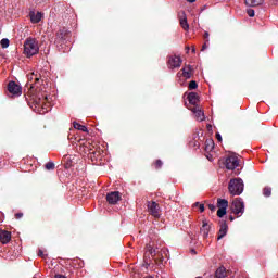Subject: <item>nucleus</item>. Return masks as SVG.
Wrapping results in <instances>:
<instances>
[{"mask_svg":"<svg viewBox=\"0 0 278 278\" xmlns=\"http://www.w3.org/2000/svg\"><path fill=\"white\" fill-rule=\"evenodd\" d=\"M197 88H199V85L197 84V81L191 80L189 83V90H197Z\"/></svg>","mask_w":278,"mask_h":278,"instance_id":"27","label":"nucleus"},{"mask_svg":"<svg viewBox=\"0 0 278 278\" xmlns=\"http://www.w3.org/2000/svg\"><path fill=\"white\" fill-rule=\"evenodd\" d=\"M200 231H201L203 238H207V236H210V224H207L206 220H203Z\"/></svg>","mask_w":278,"mask_h":278,"instance_id":"14","label":"nucleus"},{"mask_svg":"<svg viewBox=\"0 0 278 278\" xmlns=\"http://www.w3.org/2000/svg\"><path fill=\"white\" fill-rule=\"evenodd\" d=\"M215 277L216 278H226L227 277V269L225 267H219L215 271Z\"/></svg>","mask_w":278,"mask_h":278,"instance_id":"19","label":"nucleus"},{"mask_svg":"<svg viewBox=\"0 0 278 278\" xmlns=\"http://www.w3.org/2000/svg\"><path fill=\"white\" fill-rule=\"evenodd\" d=\"M169 68H179L181 66V58L174 55L168 60Z\"/></svg>","mask_w":278,"mask_h":278,"instance_id":"10","label":"nucleus"},{"mask_svg":"<svg viewBox=\"0 0 278 278\" xmlns=\"http://www.w3.org/2000/svg\"><path fill=\"white\" fill-rule=\"evenodd\" d=\"M231 210L237 216H242V214H244V202L242 201V199H235L232 201Z\"/></svg>","mask_w":278,"mask_h":278,"instance_id":"3","label":"nucleus"},{"mask_svg":"<svg viewBox=\"0 0 278 278\" xmlns=\"http://www.w3.org/2000/svg\"><path fill=\"white\" fill-rule=\"evenodd\" d=\"M192 253H197V251L192 250Z\"/></svg>","mask_w":278,"mask_h":278,"instance_id":"46","label":"nucleus"},{"mask_svg":"<svg viewBox=\"0 0 278 278\" xmlns=\"http://www.w3.org/2000/svg\"><path fill=\"white\" fill-rule=\"evenodd\" d=\"M38 51H40L38 40L31 37L27 38L24 42V53L26 58H33V55H37Z\"/></svg>","mask_w":278,"mask_h":278,"instance_id":"1","label":"nucleus"},{"mask_svg":"<svg viewBox=\"0 0 278 278\" xmlns=\"http://www.w3.org/2000/svg\"><path fill=\"white\" fill-rule=\"evenodd\" d=\"M8 91L10 92V94H13L14 97H21V94H23V89L15 81L9 83Z\"/></svg>","mask_w":278,"mask_h":278,"instance_id":"5","label":"nucleus"},{"mask_svg":"<svg viewBox=\"0 0 278 278\" xmlns=\"http://www.w3.org/2000/svg\"><path fill=\"white\" fill-rule=\"evenodd\" d=\"M229 218H230V220H233V216H230Z\"/></svg>","mask_w":278,"mask_h":278,"instance_id":"45","label":"nucleus"},{"mask_svg":"<svg viewBox=\"0 0 278 278\" xmlns=\"http://www.w3.org/2000/svg\"><path fill=\"white\" fill-rule=\"evenodd\" d=\"M192 53H197V48H192Z\"/></svg>","mask_w":278,"mask_h":278,"instance_id":"42","label":"nucleus"},{"mask_svg":"<svg viewBox=\"0 0 278 278\" xmlns=\"http://www.w3.org/2000/svg\"><path fill=\"white\" fill-rule=\"evenodd\" d=\"M213 150H214V141L213 140L206 141L205 151H213Z\"/></svg>","mask_w":278,"mask_h":278,"instance_id":"24","label":"nucleus"},{"mask_svg":"<svg viewBox=\"0 0 278 278\" xmlns=\"http://www.w3.org/2000/svg\"><path fill=\"white\" fill-rule=\"evenodd\" d=\"M30 21L31 23H39L42 21V13L40 12H37V13H34L31 12L30 13Z\"/></svg>","mask_w":278,"mask_h":278,"instance_id":"17","label":"nucleus"},{"mask_svg":"<svg viewBox=\"0 0 278 278\" xmlns=\"http://www.w3.org/2000/svg\"><path fill=\"white\" fill-rule=\"evenodd\" d=\"M225 214H227V208H218L217 210L218 218H223V216H225Z\"/></svg>","mask_w":278,"mask_h":278,"instance_id":"26","label":"nucleus"},{"mask_svg":"<svg viewBox=\"0 0 278 278\" xmlns=\"http://www.w3.org/2000/svg\"><path fill=\"white\" fill-rule=\"evenodd\" d=\"M215 136H216L218 142H223V137L220 136V132H217Z\"/></svg>","mask_w":278,"mask_h":278,"instance_id":"34","label":"nucleus"},{"mask_svg":"<svg viewBox=\"0 0 278 278\" xmlns=\"http://www.w3.org/2000/svg\"><path fill=\"white\" fill-rule=\"evenodd\" d=\"M148 212L153 216L154 218H160L161 210H160V204L155 201H148Z\"/></svg>","mask_w":278,"mask_h":278,"instance_id":"4","label":"nucleus"},{"mask_svg":"<svg viewBox=\"0 0 278 278\" xmlns=\"http://www.w3.org/2000/svg\"><path fill=\"white\" fill-rule=\"evenodd\" d=\"M15 218H23V213H16Z\"/></svg>","mask_w":278,"mask_h":278,"instance_id":"35","label":"nucleus"},{"mask_svg":"<svg viewBox=\"0 0 278 278\" xmlns=\"http://www.w3.org/2000/svg\"><path fill=\"white\" fill-rule=\"evenodd\" d=\"M244 1H245V5H249V8H255L264 3V0H244Z\"/></svg>","mask_w":278,"mask_h":278,"instance_id":"18","label":"nucleus"},{"mask_svg":"<svg viewBox=\"0 0 278 278\" xmlns=\"http://www.w3.org/2000/svg\"><path fill=\"white\" fill-rule=\"evenodd\" d=\"M204 38H206V40L210 38V33L205 31L204 33Z\"/></svg>","mask_w":278,"mask_h":278,"instance_id":"38","label":"nucleus"},{"mask_svg":"<svg viewBox=\"0 0 278 278\" xmlns=\"http://www.w3.org/2000/svg\"><path fill=\"white\" fill-rule=\"evenodd\" d=\"M191 112H193V114H194L197 121H199L200 123L203 122V121H205V113H204L203 111H201L200 109L193 108V109L191 110Z\"/></svg>","mask_w":278,"mask_h":278,"instance_id":"13","label":"nucleus"},{"mask_svg":"<svg viewBox=\"0 0 278 278\" xmlns=\"http://www.w3.org/2000/svg\"><path fill=\"white\" fill-rule=\"evenodd\" d=\"M263 194L264 197H270V194H273V189L270 187H265L263 189Z\"/></svg>","mask_w":278,"mask_h":278,"instance_id":"25","label":"nucleus"},{"mask_svg":"<svg viewBox=\"0 0 278 278\" xmlns=\"http://www.w3.org/2000/svg\"><path fill=\"white\" fill-rule=\"evenodd\" d=\"M40 81H42L40 74L33 72L28 75V86H30V88H34L37 84H40Z\"/></svg>","mask_w":278,"mask_h":278,"instance_id":"9","label":"nucleus"},{"mask_svg":"<svg viewBox=\"0 0 278 278\" xmlns=\"http://www.w3.org/2000/svg\"><path fill=\"white\" fill-rule=\"evenodd\" d=\"M146 249H147V253H149L151 257H155V255H159V257L164 258V255L168 253V250L164 249L160 252L159 250L153 249V245L151 244H148Z\"/></svg>","mask_w":278,"mask_h":278,"instance_id":"8","label":"nucleus"},{"mask_svg":"<svg viewBox=\"0 0 278 278\" xmlns=\"http://www.w3.org/2000/svg\"><path fill=\"white\" fill-rule=\"evenodd\" d=\"M38 256H39V257H45V253L42 252V250H39Z\"/></svg>","mask_w":278,"mask_h":278,"instance_id":"36","label":"nucleus"},{"mask_svg":"<svg viewBox=\"0 0 278 278\" xmlns=\"http://www.w3.org/2000/svg\"><path fill=\"white\" fill-rule=\"evenodd\" d=\"M55 168V163L54 162H48L46 164V169L47 170H53Z\"/></svg>","mask_w":278,"mask_h":278,"instance_id":"28","label":"nucleus"},{"mask_svg":"<svg viewBox=\"0 0 278 278\" xmlns=\"http://www.w3.org/2000/svg\"><path fill=\"white\" fill-rule=\"evenodd\" d=\"M180 27H182L185 31H188V29H190V25L188 24V18H186V16L180 20Z\"/></svg>","mask_w":278,"mask_h":278,"instance_id":"22","label":"nucleus"},{"mask_svg":"<svg viewBox=\"0 0 278 278\" xmlns=\"http://www.w3.org/2000/svg\"><path fill=\"white\" fill-rule=\"evenodd\" d=\"M186 1H188V3H194V1L197 0H186Z\"/></svg>","mask_w":278,"mask_h":278,"instance_id":"41","label":"nucleus"},{"mask_svg":"<svg viewBox=\"0 0 278 278\" xmlns=\"http://www.w3.org/2000/svg\"><path fill=\"white\" fill-rule=\"evenodd\" d=\"M205 49H207V43H204V45L202 46V51H205Z\"/></svg>","mask_w":278,"mask_h":278,"instance_id":"39","label":"nucleus"},{"mask_svg":"<svg viewBox=\"0 0 278 278\" xmlns=\"http://www.w3.org/2000/svg\"><path fill=\"white\" fill-rule=\"evenodd\" d=\"M228 229H229V226H227V223L226 222L222 223L218 231L217 240H223V238L227 236Z\"/></svg>","mask_w":278,"mask_h":278,"instance_id":"12","label":"nucleus"},{"mask_svg":"<svg viewBox=\"0 0 278 278\" xmlns=\"http://www.w3.org/2000/svg\"><path fill=\"white\" fill-rule=\"evenodd\" d=\"M228 190L232 197H240L244 192V182L241 178H235L229 181Z\"/></svg>","mask_w":278,"mask_h":278,"instance_id":"2","label":"nucleus"},{"mask_svg":"<svg viewBox=\"0 0 278 278\" xmlns=\"http://www.w3.org/2000/svg\"><path fill=\"white\" fill-rule=\"evenodd\" d=\"M217 207L222 210H227L229 207V201L226 199H217Z\"/></svg>","mask_w":278,"mask_h":278,"instance_id":"20","label":"nucleus"},{"mask_svg":"<svg viewBox=\"0 0 278 278\" xmlns=\"http://www.w3.org/2000/svg\"><path fill=\"white\" fill-rule=\"evenodd\" d=\"M74 129H78V131H84L85 134H88V128L77 122L73 123Z\"/></svg>","mask_w":278,"mask_h":278,"instance_id":"21","label":"nucleus"},{"mask_svg":"<svg viewBox=\"0 0 278 278\" xmlns=\"http://www.w3.org/2000/svg\"><path fill=\"white\" fill-rule=\"evenodd\" d=\"M106 201L110 205H116L118 201H121V192L118 191H111L106 194Z\"/></svg>","mask_w":278,"mask_h":278,"instance_id":"7","label":"nucleus"},{"mask_svg":"<svg viewBox=\"0 0 278 278\" xmlns=\"http://www.w3.org/2000/svg\"><path fill=\"white\" fill-rule=\"evenodd\" d=\"M240 165V161H238L237 156H228L225 161V166L227 170H235Z\"/></svg>","mask_w":278,"mask_h":278,"instance_id":"6","label":"nucleus"},{"mask_svg":"<svg viewBox=\"0 0 278 278\" xmlns=\"http://www.w3.org/2000/svg\"><path fill=\"white\" fill-rule=\"evenodd\" d=\"M208 210H211V212H215L216 211V205L208 204Z\"/></svg>","mask_w":278,"mask_h":278,"instance_id":"33","label":"nucleus"},{"mask_svg":"<svg viewBox=\"0 0 278 278\" xmlns=\"http://www.w3.org/2000/svg\"><path fill=\"white\" fill-rule=\"evenodd\" d=\"M45 2V0H37V3H42Z\"/></svg>","mask_w":278,"mask_h":278,"instance_id":"43","label":"nucleus"},{"mask_svg":"<svg viewBox=\"0 0 278 278\" xmlns=\"http://www.w3.org/2000/svg\"><path fill=\"white\" fill-rule=\"evenodd\" d=\"M247 14L250 16V18H253V16H255V10H253V9H248V10H247Z\"/></svg>","mask_w":278,"mask_h":278,"instance_id":"30","label":"nucleus"},{"mask_svg":"<svg viewBox=\"0 0 278 278\" xmlns=\"http://www.w3.org/2000/svg\"><path fill=\"white\" fill-rule=\"evenodd\" d=\"M162 160H157L156 162H155V167L156 168H162Z\"/></svg>","mask_w":278,"mask_h":278,"instance_id":"32","label":"nucleus"},{"mask_svg":"<svg viewBox=\"0 0 278 278\" xmlns=\"http://www.w3.org/2000/svg\"><path fill=\"white\" fill-rule=\"evenodd\" d=\"M193 207H199L200 212H205V205L204 204H201L199 202H195L193 204Z\"/></svg>","mask_w":278,"mask_h":278,"instance_id":"29","label":"nucleus"},{"mask_svg":"<svg viewBox=\"0 0 278 278\" xmlns=\"http://www.w3.org/2000/svg\"><path fill=\"white\" fill-rule=\"evenodd\" d=\"M45 101H49V96H43Z\"/></svg>","mask_w":278,"mask_h":278,"instance_id":"40","label":"nucleus"},{"mask_svg":"<svg viewBox=\"0 0 278 278\" xmlns=\"http://www.w3.org/2000/svg\"><path fill=\"white\" fill-rule=\"evenodd\" d=\"M186 49H187V52L190 51V47H187Z\"/></svg>","mask_w":278,"mask_h":278,"instance_id":"44","label":"nucleus"},{"mask_svg":"<svg viewBox=\"0 0 278 278\" xmlns=\"http://www.w3.org/2000/svg\"><path fill=\"white\" fill-rule=\"evenodd\" d=\"M182 77H185V79H190V77H192V65H186L182 68Z\"/></svg>","mask_w":278,"mask_h":278,"instance_id":"15","label":"nucleus"},{"mask_svg":"<svg viewBox=\"0 0 278 278\" xmlns=\"http://www.w3.org/2000/svg\"><path fill=\"white\" fill-rule=\"evenodd\" d=\"M54 278H66V276L61 275V274H56V275L54 276Z\"/></svg>","mask_w":278,"mask_h":278,"instance_id":"37","label":"nucleus"},{"mask_svg":"<svg viewBox=\"0 0 278 278\" xmlns=\"http://www.w3.org/2000/svg\"><path fill=\"white\" fill-rule=\"evenodd\" d=\"M12 240V233L7 230L0 231V242L3 244H8Z\"/></svg>","mask_w":278,"mask_h":278,"instance_id":"11","label":"nucleus"},{"mask_svg":"<svg viewBox=\"0 0 278 278\" xmlns=\"http://www.w3.org/2000/svg\"><path fill=\"white\" fill-rule=\"evenodd\" d=\"M0 45H1L2 49H8V48L10 47V39L3 38V39L0 41Z\"/></svg>","mask_w":278,"mask_h":278,"instance_id":"23","label":"nucleus"},{"mask_svg":"<svg viewBox=\"0 0 278 278\" xmlns=\"http://www.w3.org/2000/svg\"><path fill=\"white\" fill-rule=\"evenodd\" d=\"M61 40H62V30H60V31L56 34L55 42H60Z\"/></svg>","mask_w":278,"mask_h":278,"instance_id":"31","label":"nucleus"},{"mask_svg":"<svg viewBox=\"0 0 278 278\" xmlns=\"http://www.w3.org/2000/svg\"><path fill=\"white\" fill-rule=\"evenodd\" d=\"M188 101L191 103V105H197V103H199V94L195 92H190L188 94Z\"/></svg>","mask_w":278,"mask_h":278,"instance_id":"16","label":"nucleus"}]
</instances>
